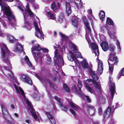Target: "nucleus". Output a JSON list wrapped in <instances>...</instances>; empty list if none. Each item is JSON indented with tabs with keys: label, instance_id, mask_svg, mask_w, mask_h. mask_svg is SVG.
<instances>
[{
	"label": "nucleus",
	"instance_id": "1",
	"mask_svg": "<svg viewBox=\"0 0 124 124\" xmlns=\"http://www.w3.org/2000/svg\"><path fill=\"white\" fill-rule=\"evenodd\" d=\"M0 5L1 8V12L0 14L1 16L2 13V16H4L5 17H7L9 24L11 26L14 27L15 24L13 23L11 21L15 22L16 20L15 16L10 10L9 7L2 0H0Z\"/></svg>",
	"mask_w": 124,
	"mask_h": 124
},
{
	"label": "nucleus",
	"instance_id": "2",
	"mask_svg": "<svg viewBox=\"0 0 124 124\" xmlns=\"http://www.w3.org/2000/svg\"><path fill=\"white\" fill-rule=\"evenodd\" d=\"M15 88L17 92L19 93V94H21L23 96V100L29 106L31 109V114L32 116H33L34 119L36 121L40 122V120L39 119L38 117L37 116L35 110L31 106V102L28 99H27L24 95V93L23 90L19 86H17L15 84L14 85Z\"/></svg>",
	"mask_w": 124,
	"mask_h": 124
},
{
	"label": "nucleus",
	"instance_id": "3",
	"mask_svg": "<svg viewBox=\"0 0 124 124\" xmlns=\"http://www.w3.org/2000/svg\"><path fill=\"white\" fill-rule=\"evenodd\" d=\"M86 84L85 85V88L87 90L91 93H101V88L100 83L95 81L93 84L94 86L93 87H91L88 85H91L93 84L92 81L90 79H87L85 81Z\"/></svg>",
	"mask_w": 124,
	"mask_h": 124
},
{
	"label": "nucleus",
	"instance_id": "4",
	"mask_svg": "<svg viewBox=\"0 0 124 124\" xmlns=\"http://www.w3.org/2000/svg\"><path fill=\"white\" fill-rule=\"evenodd\" d=\"M1 48V58L2 61L7 64L8 66L10 68L11 64L9 60L8 57L10 53L6 45L3 43H1L0 45Z\"/></svg>",
	"mask_w": 124,
	"mask_h": 124
},
{
	"label": "nucleus",
	"instance_id": "5",
	"mask_svg": "<svg viewBox=\"0 0 124 124\" xmlns=\"http://www.w3.org/2000/svg\"><path fill=\"white\" fill-rule=\"evenodd\" d=\"M31 52L34 58L36 59V57L39 58L42 57L44 55L43 54L40 53L41 50H42L43 52L45 53L47 52L48 50L46 48H42L40 47L39 44H37L33 46L31 48Z\"/></svg>",
	"mask_w": 124,
	"mask_h": 124
},
{
	"label": "nucleus",
	"instance_id": "6",
	"mask_svg": "<svg viewBox=\"0 0 124 124\" xmlns=\"http://www.w3.org/2000/svg\"><path fill=\"white\" fill-rule=\"evenodd\" d=\"M54 48L55 50L54 57L56 58L57 57L56 63L58 66L59 67L60 66L63 65L64 62L62 57V52L60 51H59H59L56 48V47L54 46Z\"/></svg>",
	"mask_w": 124,
	"mask_h": 124
},
{
	"label": "nucleus",
	"instance_id": "7",
	"mask_svg": "<svg viewBox=\"0 0 124 124\" xmlns=\"http://www.w3.org/2000/svg\"><path fill=\"white\" fill-rule=\"evenodd\" d=\"M109 80L108 82V84L109 86V89L110 92L111 96L110 100H109V102H111L112 101L114 97V94L116 93L115 85L113 79L110 77H109Z\"/></svg>",
	"mask_w": 124,
	"mask_h": 124
},
{
	"label": "nucleus",
	"instance_id": "8",
	"mask_svg": "<svg viewBox=\"0 0 124 124\" xmlns=\"http://www.w3.org/2000/svg\"><path fill=\"white\" fill-rule=\"evenodd\" d=\"M87 41L89 43V47L91 48L92 52L95 54V55L98 56L99 53L98 45L95 43L92 42L90 43V40L89 39H86Z\"/></svg>",
	"mask_w": 124,
	"mask_h": 124
},
{
	"label": "nucleus",
	"instance_id": "9",
	"mask_svg": "<svg viewBox=\"0 0 124 124\" xmlns=\"http://www.w3.org/2000/svg\"><path fill=\"white\" fill-rule=\"evenodd\" d=\"M32 74L35 75L36 77L41 81L44 85H46V83L47 84L49 83L51 87L53 88L56 89L54 84L53 83L50 82L48 79L46 78L45 79L44 77H39L36 73L33 72V73Z\"/></svg>",
	"mask_w": 124,
	"mask_h": 124
},
{
	"label": "nucleus",
	"instance_id": "10",
	"mask_svg": "<svg viewBox=\"0 0 124 124\" xmlns=\"http://www.w3.org/2000/svg\"><path fill=\"white\" fill-rule=\"evenodd\" d=\"M34 24L36 30L35 33L36 36L37 37L40 39L42 40H43L44 39L42 31L39 28L37 23L36 21H34Z\"/></svg>",
	"mask_w": 124,
	"mask_h": 124
},
{
	"label": "nucleus",
	"instance_id": "11",
	"mask_svg": "<svg viewBox=\"0 0 124 124\" xmlns=\"http://www.w3.org/2000/svg\"><path fill=\"white\" fill-rule=\"evenodd\" d=\"M109 60L108 62L109 65V70L110 75H112L114 65L116 64L118 62H116V61Z\"/></svg>",
	"mask_w": 124,
	"mask_h": 124
},
{
	"label": "nucleus",
	"instance_id": "12",
	"mask_svg": "<svg viewBox=\"0 0 124 124\" xmlns=\"http://www.w3.org/2000/svg\"><path fill=\"white\" fill-rule=\"evenodd\" d=\"M20 78L23 81L31 85H32L31 80L26 75L24 74H22L20 76Z\"/></svg>",
	"mask_w": 124,
	"mask_h": 124
},
{
	"label": "nucleus",
	"instance_id": "13",
	"mask_svg": "<svg viewBox=\"0 0 124 124\" xmlns=\"http://www.w3.org/2000/svg\"><path fill=\"white\" fill-rule=\"evenodd\" d=\"M83 20L86 27V34H87V33H90L91 31V30L89 26V23L88 22L87 19L85 17H83Z\"/></svg>",
	"mask_w": 124,
	"mask_h": 124
},
{
	"label": "nucleus",
	"instance_id": "14",
	"mask_svg": "<svg viewBox=\"0 0 124 124\" xmlns=\"http://www.w3.org/2000/svg\"><path fill=\"white\" fill-rule=\"evenodd\" d=\"M54 98L59 102V106L64 111H66L67 110V108L62 105L63 101L62 100L57 96H54Z\"/></svg>",
	"mask_w": 124,
	"mask_h": 124
},
{
	"label": "nucleus",
	"instance_id": "15",
	"mask_svg": "<svg viewBox=\"0 0 124 124\" xmlns=\"http://www.w3.org/2000/svg\"><path fill=\"white\" fill-rule=\"evenodd\" d=\"M86 108L87 112L89 114L91 115H94L95 112V109L93 106L87 105Z\"/></svg>",
	"mask_w": 124,
	"mask_h": 124
},
{
	"label": "nucleus",
	"instance_id": "16",
	"mask_svg": "<svg viewBox=\"0 0 124 124\" xmlns=\"http://www.w3.org/2000/svg\"><path fill=\"white\" fill-rule=\"evenodd\" d=\"M113 27L114 28L113 29L111 28L110 29H108L107 32L110 37L115 40H116V36L114 34L115 33L114 31L115 28L114 26H113Z\"/></svg>",
	"mask_w": 124,
	"mask_h": 124
},
{
	"label": "nucleus",
	"instance_id": "17",
	"mask_svg": "<svg viewBox=\"0 0 124 124\" xmlns=\"http://www.w3.org/2000/svg\"><path fill=\"white\" fill-rule=\"evenodd\" d=\"M69 2H74L75 4V7H76L77 9H79L82 6V4L81 0H68Z\"/></svg>",
	"mask_w": 124,
	"mask_h": 124
},
{
	"label": "nucleus",
	"instance_id": "18",
	"mask_svg": "<svg viewBox=\"0 0 124 124\" xmlns=\"http://www.w3.org/2000/svg\"><path fill=\"white\" fill-rule=\"evenodd\" d=\"M23 47L22 45L20 43H17L15 46L14 50L18 52H20L23 51Z\"/></svg>",
	"mask_w": 124,
	"mask_h": 124
},
{
	"label": "nucleus",
	"instance_id": "19",
	"mask_svg": "<svg viewBox=\"0 0 124 124\" xmlns=\"http://www.w3.org/2000/svg\"><path fill=\"white\" fill-rule=\"evenodd\" d=\"M60 5V4L59 2L55 1L52 4L51 8L54 11L56 12L57 8H59Z\"/></svg>",
	"mask_w": 124,
	"mask_h": 124
},
{
	"label": "nucleus",
	"instance_id": "20",
	"mask_svg": "<svg viewBox=\"0 0 124 124\" xmlns=\"http://www.w3.org/2000/svg\"><path fill=\"white\" fill-rule=\"evenodd\" d=\"M45 112L46 115L48 117L51 123L53 124H55L56 121L50 113L48 112Z\"/></svg>",
	"mask_w": 124,
	"mask_h": 124
},
{
	"label": "nucleus",
	"instance_id": "21",
	"mask_svg": "<svg viewBox=\"0 0 124 124\" xmlns=\"http://www.w3.org/2000/svg\"><path fill=\"white\" fill-rule=\"evenodd\" d=\"M103 70L102 62L101 61L99 60L98 62V73H100V74H101Z\"/></svg>",
	"mask_w": 124,
	"mask_h": 124
},
{
	"label": "nucleus",
	"instance_id": "22",
	"mask_svg": "<svg viewBox=\"0 0 124 124\" xmlns=\"http://www.w3.org/2000/svg\"><path fill=\"white\" fill-rule=\"evenodd\" d=\"M100 45L102 49L104 51H106L108 48V43L105 41H103L100 44Z\"/></svg>",
	"mask_w": 124,
	"mask_h": 124
},
{
	"label": "nucleus",
	"instance_id": "23",
	"mask_svg": "<svg viewBox=\"0 0 124 124\" xmlns=\"http://www.w3.org/2000/svg\"><path fill=\"white\" fill-rule=\"evenodd\" d=\"M25 61L29 65V68L31 70H34L35 69V68L33 65H32L31 63L29 60V58L26 56H25Z\"/></svg>",
	"mask_w": 124,
	"mask_h": 124
},
{
	"label": "nucleus",
	"instance_id": "24",
	"mask_svg": "<svg viewBox=\"0 0 124 124\" xmlns=\"http://www.w3.org/2000/svg\"><path fill=\"white\" fill-rule=\"evenodd\" d=\"M111 108L110 107L108 106V108L105 111L104 114V116L105 118H107L112 113Z\"/></svg>",
	"mask_w": 124,
	"mask_h": 124
},
{
	"label": "nucleus",
	"instance_id": "25",
	"mask_svg": "<svg viewBox=\"0 0 124 124\" xmlns=\"http://www.w3.org/2000/svg\"><path fill=\"white\" fill-rule=\"evenodd\" d=\"M71 12V8L70 3H67L66 4V12L68 16Z\"/></svg>",
	"mask_w": 124,
	"mask_h": 124
},
{
	"label": "nucleus",
	"instance_id": "26",
	"mask_svg": "<svg viewBox=\"0 0 124 124\" xmlns=\"http://www.w3.org/2000/svg\"><path fill=\"white\" fill-rule=\"evenodd\" d=\"M2 111L3 114L5 115V116H3L5 118V121L7 122H9V120L8 119H7L6 117H11L10 116L8 115V113L6 109H4L2 110Z\"/></svg>",
	"mask_w": 124,
	"mask_h": 124
},
{
	"label": "nucleus",
	"instance_id": "27",
	"mask_svg": "<svg viewBox=\"0 0 124 124\" xmlns=\"http://www.w3.org/2000/svg\"><path fill=\"white\" fill-rule=\"evenodd\" d=\"M115 54L114 52L110 53L109 58V60L116 61V62L118 61V59L116 56L114 57Z\"/></svg>",
	"mask_w": 124,
	"mask_h": 124
},
{
	"label": "nucleus",
	"instance_id": "28",
	"mask_svg": "<svg viewBox=\"0 0 124 124\" xmlns=\"http://www.w3.org/2000/svg\"><path fill=\"white\" fill-rule=\"evenodd\" d=\"M72 90L74 92L78 94L80 96L83 93H81V90H79V89L78 90L77 87L75 86L74 85L72 86Z\"/></svg>",
	"mask_w": 124,
	"mask_h": 124
},
{
	"label": "nucleus",
	"instance_id": "29",
	"mask_svg": "<svg viewBox=\"0 0 124 124\" xmlns=\"http://www.w3.org/2000/svg\"><path fill=\"white\" fill-rule=\"evenodd\" d=\"M82 67L84 69L88 68V64L85 59L84 60L81 62Z\"/></svg>",
	"mask_w": 124,
	"mask_h": 124
},
{
	"label": "nucleus",
	"instance_id": "30",
	"mask_svg": "<svg viewBox=\"0 0 124 124\" xmlns=\"http://www.w3.org/2000/svg\"><path fill=\"white\" fill-rule=\"evenodd\" d=\"M3 68L4 69L8 71V72H9L8 73V75L9 77L11 78H13V73L11 71V70L9 68L6 66H4Z\"/></svg>",
	"mask_w": 124,
	"mask_h": 124
},
{
	"label": "nucleus",
	"instance_id": "31",
	"mask_svg": "<svg viewBox=\"0 0 124 124\" xmlns=\"http://www.w3.org/2000/svg\"><path fill=\"white\" fill-rule=\"evenodd\" d=\"M80 96L83 99L85 100L86 99V100L87 102L89 103L91 101V99L89 97L85 95V94L83 93H82Z\"/></svg>",
	"mask_w": 124,
	"mask_h": 124
},
{
	"label": "nucleus",
	"instance_id": "32",
	"mask_svg": "<svg viewBox=\"0 0 124 124\" xmlns=\"http://www.w3.org/2000/svg\"><path fill=\"white\" fill-rule=\"evenodd\" d=\"M72 23L75 27H78V23L77 20V18L76 17L73 18Z\"/></svg>",
	"mask_w": 124,
	"mask_h": 124
},
{
	"label": "nucleus",
	"instance_id": "33",
	"mask_svg": "<svg viewBox=\"0 0 124 124\" xmlns=\"http://www.w3.org/2000/svg\"><path fill=\"white\" fill-rule=\"evenodd\" d=\"M67 57L69 60L71 62L74 61V58H75L74 54L72 53H71L70 54H68Z\"/></svg>",
	"mask_w": 124,
	"mask_h": 124
},
{
	"label": "nucleus",
	"instance_id": "34",
	"mask_svg": "<svg viewBox=\"0 0 124 124\" xmlns=\"http://www.w3.org/2000/svg\"><path fill=\"white\" fill-rule=\"evenodd\" d=\"M91 75L93 80H97L99 78L98 77L96 74L95 72L92 71H91Z\"/></svg>",
	"mask_w": 124,
	"mask_h": 124
},
{
	"label": "nucleus",
	"instance_id": "35",
	"mask_svg": "<svg viewBox=\"0 0 124 124\" xmlns=\"http://www.w3.org/2000/svg\"><path fill=\"white\" fill-rule=\"evenodd\" d=\"M64 19V15L63 13H61L58 17L57 21L60 23L62 22Z\"/></svg>",
	"mask_w": 124,
	"mask_h": 124
},
{
	"label": "nucleus",
	"instance_id": "36",
	"mask_svg": "<svg viewBox=\"0 0 124 124\" xmlns=\"http://www.w3.org/2000/svg\"><path fill=\"white\" fill-rule=\"evenodd\" d=\"M47 16L50 19L53 20H55V17L54 15L50 12L49 11L47 12Z\"/></svg>",
	"mask_w": 124,
	"mask_h": 124
},
{
	"label": "nucleus",
	"instance_id": "37",
	"mask_svg": "<svg viewBox=\"0 0 124 124\" xmlns=\"http://www.w3.org/2000/svg\"><path fill=\"white\" fill-rule=\"evenodd\" d=\"M8 39L10 43H13L16 40L12 36L9 35H7Z\"/></svg>",
	"mask_w": 124,
	"mask_h": 124
},
{
	"label": "nucleus",
	"instance_id": "38",
	"mask_svg": "<svg viewBox=\"0 0 124 124\" xmlns=\"http://www.w3.org/2000/svg\"><path fill=\"white\" fill-rule=\"evenodd\" d=\"M106 23L109 25H113V21L109 17L107 18Z\"/></svg>",
	"mask_w": 124,
	"mask_h": 124
},
{
	"label": "nucleus",
	"instance_id": "39",
	"mask_svg": "<svg viewBox=\"0 0 124 124\" xmlns=\"http://www.w3.org/2000/svg\"><path fill=\"white\" fill-rule=\"evenodd\" d=\"M70 104L71 107L74 110L77 111L78 110V108L75 105L74 103L72 101L70 102Z\"/></svg>",
	"mask_w": 124,
	"mask_h": 124
},
{
	"label": "nucleus",
	"instance_id": "40",
	"mask_svg": "<svg viewBox=\"0 0 124 124\" xmlns=\"http://www.w3.org/2000/svg\"><path fill=\"white\" fill-rule=\"evenodd\" d=\"M99 15L101 20L103 21L105 16V13L103 11H101L99 14Z\"/></svg>",
	"mask_w": 124,
	"mask_h": 124
},
{
	"label": "nucleus",
	"instance_id": "41",
	"mask_svg": "<svg viewBox=\"0 0 124 124\" xmlns=\"http://www.w3.org/2000/svg\"><path fill=\"white\" fill-rule=\"evenodd\" d=\"M74 52V53L73 54H74L75 58L79 57L81 58L82 57L80 53L77 52Z\"/></svg>",
	"mask_w": 124,
	"mask_h": 124
},
{
	"label": "nucleus",
	"instance_id": "42",
	"mask_svg": "<svg viewBox=\"0 0 124 124\" xmlns=\"http://www.w3.org/2000/svg\"><path fill=\"white\" fill-rule=\"evenodd\" d=\"M46 63L48 64H50L51 62V58L50 57L46 55Z\"/></svg>",
	"mask_w": 124,
	"mask_h": 124
},
{
	"label": "nucleus",
	"instance_id": "43",
	"mask_svg": "<svg viewBox=\"0 0 124 124\" xmlns=\"http://www.w3.org/2000/svg\"><path fill=\"white\" fill-rule=\"evenodd\" d=\"M121 76H124V68L122 69V70L118 74V79L120 78Z\"/></svg>",
	"mask_w": 124,
	"mask_h": 124
},
{
	"label": "nucleus",
	"instance_id": "44",
	"mask_svg": "<svg viewBox=\"0 0 124 124\" xmlns=\"http://www.w3.org/2000/svg\"><path fill=\"white\" fill-rule=\"evenodd\" d=\"M63 88L64 90L66 91L69 92L70 91V89L68 86L66 84H64L63 85Z\"/></svg>",
	"mask_w": 124,
	"mask_h": 124
},
{
	"label": "nucleus",
	"instance_id": "45",
	"mask_svg": "<svg viewBox=\"0 0 124 124\" xmlns=\"http://www.w3.org/2000/svg\"><path fill=\"white\" fill-rule=\"evenodd\" d=\"M116 45L117 46L118 49L119 50V51L120 52L121 50V48L120 46V42L117 39H116Z\"/></svg>",
	"mask_w": 124,
	"mask_h": 124
},
{
	"label": "nucleus",
	"instance_id": "46",
	"mask_svg": "<svg viewBox=\"0 0 124 124\" xmlns=\"http://www.w3.org/2000/svg\"><path fill=\"white\" fill-rule=\"evenodd\" d=\"M59 33L60 35L62 37L63 40H65L67 39H68V37L67 36H65L61 32H60Z\"/></svg>",
	"mask_w": 124,
	"mask_h": 124
},
{
	"label": "nucleus",
	"instance_id": "47",
	"mask_svg": "<svg viewBox=\"0 0 124 124\" xmlns=\"http://www.w3.org/2000/svg\"><path fill=\"white\" fill-rule=\"evenodd\" d=\"M0 22L2 24V25L3 27L5 29L7 28V26L6 25L5 22L3 20H2L1 18H0Z\"/></svg>",
	"mask_w": 124,
	"mask_h": 124
},
{
	"label": "nucleus",
	"instance_id": "48",
	"mask_svg": "<svg viewBox=\"0 0 124 124\" xmlns=\"http://www.w3.org/2000/svg\"><path fill=\"white\" fill-rule=\"evenodd\" d=\"M115 48V46L112 45H110L109 46V49L110 51L113 52Z\"/></svg>",
	"mask_w": 124,
	"mask_h": 124
},
{
	"label": "nucleus",
	"instance_id": "49",
	"mask_svg": "<svg viewBox=\"0 0 124 124\" xmlns=\"http://www.w3.org/2000/svg\"><path fill=\"white\" fill-rule=\"evenodd\" d=\"M71 48L73 49L74 50H77V48L75 44L72 43Z\"/></svg>",
	"mask_w": 124,
	"mask_h": 124
},
{
	"label": "nucleus",
	"instance_id": "50",
	"mask_svg": "<svg viewBox=\"0 0 124 124\" xmlns=\"http://www.w3.org/2000/svg\"><path fill=\"white\" fill-rule=\"evenodd\" d=\"M77 86L79 90H81V88L82 87V85L81 83L79 81H78V83Z\"/></svg>",
	"mask_w": 124,
	"mask_h": 124
},
{
	"label": "nucleus",
	"instance_id": "51",
	"mask_svg": "<svg viewBox=\"0 0 124 124\" xmlns=\"http://www.w3.org/2000/svg\"><path fill=\"white\" fill-rule=\"evenodd\" d=\"M101 31L102 32H104V31L106 29L105 26H101Z\"/></svg>",
	"mask_w": 124,
	"mask_h": 124
},
{
	"label": "nucleus",
	"instance_id": "52",
	"mask_svg": "<svg viewBox=\"0 0 124 124\" xmlns=\"http://www.w3.org/2000/svg\"><path fill=\"white\" fill-rule=\"evenodd\" d=\"M70 111L71 113L74 116H76V114L74 112V111L71 108H70Z\"/></svg>",
	"mask_w": 124,
	"mask_h": 124
},
{
	"label": "nucleus",
	"instance_id": "53",
	"mask_svg": "<svg viewBox=\"0 0 124 124\" xmlns=\"http://www.w3.org/2000/svg\"><path fill=\"white\" fill-rule=\"evenodd\" d=\"M53 111H54V112H55L57 110V109L56 108V107L54 105V102H53Z\"/></svg>",
	"mask_w": 124,
	"mask_h": 124
},
{
	"label": "nucleus",
	"instance_id": "54",
	"mask_svg": "<svg viewBox=\"0 0 124 124\" xmlns=\"http://www.w3.org/2000/svg\"><path fill=\"white\" fill-rule=\"evenodd\" d=\"M98 113L100 115L102 113V109L101 108H100L98 109Z\"/></svg>",
	"mask_w": 124,
	"mask_h": 124
},
{
	"label": "nucleus",
	"instance_id": "55",
	"mask_svg": "<svg viewBox=\"0 0 124 124\" xmlns=\"http://www.w3.org/2000/svg\"><path fill=\"white\" fill-rule=\"evenodd\" d=\"M1 107L2 110L6 109V106L3 104L1 105Z\"/></svg>",
	"mask_w": 124,
	"mask_h": 124
},
{
	"label": "nucleus",
	"instance_id": "56",
	"mask_svg": "<svg viewBox=\"0 0 124 124\" xmlns=\"http://www.w3.org/2000/svg\"><path fill=\"white\" fill-rule=\"evenodd\" d=\"M45 2L47 3H49L52 0H42Z\"/></svg>",
	"mask_w": 124,
	"mask_h": 124
},
{
	"label": "nucleus",
	"instance_id": "57",
	"mask_svg": "<svg viewBox=\"0 0 124 124\" xmlns=\"http://www.w3.org/2000/svg\"><path fill=\"white\" fill-rule=\"evenodd\" d=\"M87 12L88 13L92 15V10L91 9H89L87 10Z\"/></svg>",
	"mask_w": 124,
	"mask_h": 124
},
{
	"label": "nucleus",
	"instance_id": "58",
	"mask_svg": "<svg viewBox=\"0 0 124 124\" xmlns=\"http://www.w3.org/2000/svg\"><path fill=\"white\" fill-rule=\"evenodd\" d=\"M108 124H113V120H110L108 122Z\"/></svg>",
	"mask_w": 124,
	"mask_h": 124
},
{
	"label": "nucleus",
	"instance_id": "59",
	"mask_svg": "<svg viewBox=\"0 0 124 124\" xmlns=\"http://www.w3.org/2000/svg\"><path fill=\"white\" fill-rule=\"evenodd\" d=\"M11 107L13 109H14L15 108V106L14 104H12L11 105Z\"/></svg>",
	"mask_w": 124,
	"mask_h": 124
},
{
	"label": "nucleus",
	"instance_id": "60",
	"mask_svg": "<svg viewBox=\"0 0 124 124\" xmlns=\"http://www.w3.org/2000/svg\"><path fill=\"white\" fill-rule=\"evenodd\" d=\"M25 122L28 124H30L31 122L30 121L28 120H26Z\"/></svg>",
	"mask_w": 124,
	"mask_h": 124
},
{
	"label": "nucleus",
	"instance_id": "61",
	"mask_svg": "<svg viewBox=\"0 0 124 124\" xmlns=\"http://www.w3.org/2000/svg\"><path fill=\"white\" fill-rule=\"evenodd\" d=\"M14 115L15 116H16L17 117H18L19 116L18 115L17 113H14Z\"/></svg>",
	"mask_w": 124,
	"mask_h": 124
},
{
	"label": "nucleus",
	"instance_id": "62",
	"mask_svg": "<svg viewBox=\"0 0 124 124\" xmlns=\"http://www.w3.org/2000/svg\"><path fill=\"white\" fill-rule=\"evenodd\" d=\"M94 124H99V123L98 122H95L94 123Z\"/></svg>",
	"mask_w": 124,
	"mask_h": 124
},
{
	"label": "nucleus",
	"instance_id": "63",
	"mask_svg": "<svg viewBox=\"0 0 124 124\" xmlns=\"http://www.w3.org/2000/svg\"><path fill=\"white\" fill-rule=\"evenodd\" d=\"M56 34V33L55 31L54 32V35H55Z\"/></svg>",
	"mask_w": 124,
	"mask_h": 124
},
{
	"label": "nucleus",
	"instance_id": "64",
	"mask_svg": "<svg viewBox=\"0 0 124 124\" xmlns=\"http://www.w3.org/2000/svg\"><path fill=\"white\" fill-rule=\"evenodd\" d=\"M8 124H14V123L12 122H10Z\"/></svg>",
	"mask_w": 124,
	"mask_h": 124
}]
</instances>
